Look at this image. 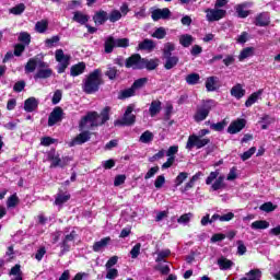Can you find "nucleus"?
I'll return each instance as SVG.
<instances>
[{"instance_id":"nucleus-50","label":"nucleus","mask_w":280,"mask_h":280,"mask_svg":"<svg viewBox=\"0 0 280 280\" xmlns=\"http://www.w3.org/2000/svg\"><path fill=\"white\" fill-rule=\"evenodd\" d=\"M19 205V197L16 195H12L7 200V207L8 209H14Z\"/></svg>"},{"instance_id":"nucleus-62","label":"nucleus","mask_w":280,"mask_h":280,"mask_svg":"<svg viewBox=\"0 0 280 280\" xmlns=\"http://www.w3.org/2000/svg\"><path fill=\"white\" fill-rule=\"evenodd\" d=\"M165 185V176L164 175H159L154 182V187L156 189H161Z\"/></svg>"},{"instance_id":"nucleus-38","label":"nucleus","mask_w":280,"mask_h":280,"mask_svg":"<svg viewBox=\"0 0 280 280\" xmlns=\"http://www.w3.org/2000/svg\"><path fill=\"white\" fill-rule=\"evenodd\" d=\"M254 51H255V48H253V47L244 48L238 56L240 62H243V60H246V58H250V56H253Z\"/></svg>"},{"instance_id":"nucleus-59","label":"nucleus","mask_w":280,"mask_h":280,"mask_svg":"<svg viewBox=\"0 0 280 280\" xmlns=\"http://www.w3.org/2000/svg\"><path fill=\"white\" fill-rule=\"evenodd\" d=\"M118 275H119V271L116 268L112 267L107 269L106 279H110V280L117 279Z\"/></svg>"},{"instance_id":"nucleus-45","label":"nucleus","mask_w":280,"mask_h":280,"mask_svg":"<svg viewBox=\"0 0 280 280\" xmlns=\"http://www.w3.org/2000/svg\"><path fill=\"white\" fill-rule=\"evenodd\" d=\"M224 188V176H219L215 182L211 185L213 191Z\"/></svg>"},{"instance_id":"nucleus-17","label":"nucleus","mask_w":280,"mask_h":280,"mask_svg":"<svg viewBox=\"0 0 280 280\" xmlns=\"http://www.w3.org/2000/svg\"><path fill=\"white\" fill-rule=\"evenodd\" d=\"M90 139L91 132L83 130L70 142V145H82V143H86V141H89Z\"/></svg>"},{"instance_id":"nucleus-63","label":"nucleus","mask_w":280,"mask_h":280,"mask_svg":"<svg viewBox=\"0 0 280 280\" xmlns=\"http://www.w3.org/2000/svg\"><path fill=\"white\" fill-rule=\"evenodd\" d=\"M60 100H62V91L57 90L52 96V104H60Z\"/></svg>"},{"instance_id":"nucleus-30","label":"nucleus","mask_w":280,"mask_h":280,"mask_svg":"<svg viewBox=\"0 0 280 280\" xmlns=\"http://www.w3.org/2000/svg\"><path fill=\"white\" fill-rule=\"evenodd\" d=\"M176 51V45L172 42H168L166 44H164V47L162 49V58H167L170 56H172V52Z\"/></svg>"},{"instance_id":"nucleus-11","label":"nucleus","mask_w":280,"mask_h":280,"mask_svg":"<svg viewBox=\"0 0 280 280\" xmlns=\"http://www.w3.org/2000/svg\"><path fill=\"white\" fill-rule=\"evenodd\" d=\"M125 67L127 69H143V58L141 55L135 54L126 59Z\"/></svg>"},{"instance_id":"nucleus-48","label":"nucleus","mask_w":280,"mask_h":280,"mask_svg":"<svg viewBox=\"0 0 280 280\" xmlns=\"http://www.w3.org/2000/svg\"><path fill=\"white\" fill-rule=\"evenodd\" d=\"M189 177V173L187 172H182L177 175V177L175 178V185L176 187H180L182 183H185V180H187V178Z\"/></svg>"},{"instance_id":"nucleus-61","label":"nucleus","mask_w":280,"mask_h":280,"mask_svg":"<svg viewBox=\"0 0 280 280\" xmlns=\"http://www.w3.org/2000/svg\"><path fill=\"white\" fill-rule=\"evenodd\" d=\"M133 16L138 19V21H141V19H145V16H148V14L145 13V7H141L139 11H136Z\"/></svg>"},{"instance_id":"nucleus-10","label":"nucleus","mask_w":280,"mask_h":280,"mask_svg":"<svg viewBox=\"0 0 280 280\" xmlns=\"http://www.w3.org/2000/svg\"><path fill=\"white\" fill-rule=\"evenodd\" d=\"M48 161H51L50 167H65L71 161V158L66 156L61 160L60 155L52 150L48 153Z\"/></svg>"},{"instance_id":"nucleus-39","label":"nucleus","mask_w":280,"mask_h":280,"mask_svg":"<svg viewBox=\"0 0 280 280\" xmlns=\"http://www.w3.org/2000/svg\"><path fill=\"white\" fill-rule=\"evenodd\" d=\"M10 14H14L15 16H21L23 12H25V4L24 3H19L15 7H12L9 10Z\"/></svg>"},{"instance_id":"nucleus-31","label":"nucleus","mask_w":280,"mask_h":280,"mask_svg":"<svg viewBox=\"0 0 280 280\" xmlns=\"http://www.w3.org/2000/svg\"><path fill=\"white\" fill-rule=\"evenodd\" d=\"M48 27H49V21L42 20V21L36 22L35 32H37V34H45V32H47Z\"/></svg>"},{"instance_id":"nucleus-43","label":"nucleus","mask_w":280,"mask_h":280,"mask_svg":"<svg viewBox=\"0 0 280 280\" xmlns=\"http://www.w3.org/2000/svg\"><path fill=\"white\" fill-rule=\"evenodd\" d=\"M153 140H154V133H152L151 131L147 130L140 136L141 143H151V141Z\"/></svg>"},{"instance_id":"nucleus-37","label":"nucleus","mask_w":280,"mask_h":280,"mask_svg":"<svg viewBox=\"0 0 280 280\" xmlns=\"http://www.w3.org/2000/svg\"><path fill=\"white\" fill-rule=\"evenodd\" d=\"M250 226L254 231H259V230L268 229V226H270V223H268V221L258 220L253 222Z\"/></svg>"},{"instance_id":"nucleus-56","label":"nucleus","mask_w":280,"mask_h":280,"mask_svg":"<svg viewBox=\"0 0 280 280\" xmlns=\"http://www.w3.org/2000/svg\"><path fill=\"white\" fill-rule=\"evenodd\" d=\"M145 84H148V78H141L138 79L133 82L132 86L133 89H143V86H145Z\"/></svg>"},{"instance_id":"nucleus-3","label":"nucleus","mask_w":280,"mask_h":280,"mask_svg":"<svg viewBox=\"0 0 280 280\" xmlns=\"http://www.w3.org/2000/svg\"><path fill=\"white\" fill-rule=\"evenodd\" d=\"M218 106V103L214 100L203 101L202 104L197 108L194 119L197 122L205 121L209 117V113Z\"/></svg>"},{"instance_id":"nucleus-2","label":"nucleus","mask_w":280,"mask_h":280,"mask_svg":"<svg viewBox=\"0 0 280 280\" xmlns=\"http://www.w3.org/2000/svg\"><path fill=\"white\" fill-rule=\"evenodd\" d=\"M102 70L95 69L83 80L82 89L88 95H93V93H97L100 91V86H102Z\"/></svg>"},{"instance_id":"nucleus-5","label":"nucleus","mask_w":280,"mask_h":280,"mask_svg":"<svg viewBox=\"0 0 280 280\" xmlns=\"http://www.w3.org/2000/svg\"><path fill=\"white\" fill-rule=\"evenodd\" d=\"M55 60L58 62L57 73H65L69 65H71V55H66L65 50L57 49L55 51Z\"/></svg>"},{"instance_id":"nucleus-4","label":"nucleus","mask_w":280,"mask_h":280,"mask_svg":"<svg viewBox=\"0 0 280 280\" xmlns=\"http://www.w3.org/2000/svg\"><path fill=\"white\" fill-rule=\"evenodd\" d=\"M75 237H78V232H75V230H72L71 232L66 231L63 233V238L59 244V247H60L59 257H62V255L71 250V246L73 245V242H75Z\"/></svg>"},{"instance_id":"nucleus-7","label":"nucleus","mask_w":280,"mask_h":280,"mask_svg":"<svg viewBox=\"0 0 280 280\" xmlns=\"http://www.w3.org/2000/svg\"><path fill=\"white\" fill-rule=\"evenodd\" d=\"M51 75H54V70L49 67V63L39 61V67L34 74V80H49Z\"/></svg>"},{"instance_id":"nucleus-16","label":"nucleus","mask_w":280,"mask_h":280,"mask_svg":"<svg viewBox=\"0 0 280 280\" xmlns=\"http://www.w3.org/2000/svg\"><path fill=\"white\" fill-rule=\"evenodd\" d=\"M40 62L43 60H39L37 57L28 59L24 67L25 73H34L40 67Z\"/></svg>"},{"instance_id":"nucleus-18","label":"nucleus","mask_w":280,"mask_h":280,"mask_svg":"<svg viewBox=\"0 0 280 280\" xmlns=\"http://www.w3.org/2000/svg\"><path fill=\"white\" fill-rule=\"evenodd\" d=\"M162 60H164V69H166V71H170L178 65L180 59L178 58V56H170L163 57Z\"/></svg>"},{"instance_id":"nucleus-23","label":"nucleus","mask_w":280,"mask_h":280,"mask_svg":"<svg viewBox=\"0 0 280 280\" xmlns=\"http://www.w3.org/2000/svg\"><path fill=\"white\" fill-rule=\"evenodd\" d=\"M231 95L232 97H235L236 100H242L244 95H246V90L242 88V84H236L231 89Z\"/></svg>"},{"instance_id":"nucleus-57","label":"nucleus","mask_w":280,"mask_h":280,"mask_svg":"<svg viewBox=\"0 0 280 280\" xmlns=\"http://www.w3.org/2000/svg\"><path fill=\"white\" fill-rule=\"evenodd\" d=\"M255 152H257V149L255 147H252L249 150L245 151L241 155L242 161H248V159H250V156H253V154H255Z\"/></svg>"},{"instance_id":"nucleus-46","label":"nucleus","mask_w":280,"mask_h":280,"mask_svg":"<svg viewBox=\"0 0 280 280\" xmlns=\"http://www.w3.org/2000/svg\"><path fill=\"white\" fill-rule=\"evenodd\" d=\"M117 73H119V70H117L113 66H107V71L105 72V75H107L109 80H115V78H117Z\"/></svg>"},{"instance_id":"nucleus-1","label":"nucleus","mask_w":280,"mask_h":280,"mask_svg":"<svg viewBox=\"0 0 280 280\" xmlns=\"http://www.w3.org/2000/svg\"><path fill=\"white\" fill-rule=\"evenodd\" d=\"M110 107H105L101 114H97V112H90L86 116H84L80 124L79 128L80 130H93L94 128H97V126H103V124H106L110 119L109 114Z\"/></svg>"},{"instance_id":"nucleus-35","label":"nucleus","mask_w":280,"mask_h":280,"mask_svg":"<svg viewBox=\"0 0 280 280\" xmlns=\"http://www.w3.org/2000/svg\"><path fill=\"white\" fill-rule=\"evenodd\" d=\"M117 47V42L114 37H108L105 42V54H113V49Z\"/></svg>"},{"instance_id":"nucleus-29","label":"nucleus","mask_w":280,"mask_h":280,"mask_svg":"<svg viewBox=\"0 0 280 280\" xmlns=\"http://www.w3.org/2000/svg\"><path fill=\"white\" fill-rule=\"evenodd\" d=\"M11 280H23V271H21V265H15L9 272Z\"/></svg>"},{"instance_id":"nucleus-55","label":"nucleus","mask_w":280,"mask_h":280,"mask_svg":"<svg viewBox=\"0 0 280 280\" xmlns=\"http://www.w3.org/2000/svg\"><path fill=\"white\" fill-rule=\"evenodd\" d=\"M210 128H211V130H215V132H222V130H224V128H226V122L221 121V122H217V124H211Z\"/></svg>"},{"instance_id":"nucleus-60","label":"nucleus","mask_w":280,"mask_h":280,"mask_svg":"<svg viewBox=\"0 0 280 280\" xmlns=\"http://www.w3.org/2000/svg\"><path fill=\"white\" fill-rule=\"evenodd\" d=\"M218 176H220V171L211 172L210 175L206 179V185H211L213 180H217Z\"/></svg>"},{"instance_id":"nucleus-27","label":"nucleus","mask_w":280,"mask_h":280,"mask_svg":"<svg viewBox=\"0 0 280 280\" xmlns=\"http://www.w3.org/2000/svg\"><path fill=\"white\" fill-rule=\"evenodd\" d=\"M269 24H270V16L267 13H260L256 18L255 25H257L258 27H266V25H269Z\"/></svg>"},{"instance_id":"nucleus-24","label":"nucleus","mask_w":280,"mask_h":280,"mask_svg":"<svg viewBox=\"0 0 280 280\" xmlns=\"http://www.w3.org/2000/svg\"><path fill=\"white\" fill-rule=\"evenodd\" d=\"M89 15L82 13V11H75L72 21L79 23L80 25H86L89 23Z\"/></svg>"},{"instance_id":"nucleus-40","label":"nucleus","mask_w":280,"mask_h":280,"mask_svg":"<svg viewBox=\"0 0 280 280\" xmlns=\"http://www.w3.org/2000/svg\"><path fill=\"white\" fill-rule=\"evenodd\" d=\"M158 257L155 258L156 264H161V261H165L166 257H170L172 255V252L170 249H163L160 252H156Z\"/></svg>"},{"instance_id":"nucleus-22","label":"nucleus","mask_w":280,"mask_h":280,"mask_svg":"<svg viewBox=\"0 0 280 280\" xmlns=\"http://www.w3.org/2000/svg\"><path fill=\"white\" fill-rule=\"evenodd\" d=\"M110 244V237H104L101 241H97L94 243L93 245V250L94 253H102V250H104V248H106V246H108Z\"/></svg>"},{"instance_id":"nucleus-6","label":"nucleus","mask_w":280,"mask_h":280,"mask_svg":"<svg viewBox=\"0 0 280 280\" xmlns=\"http://www.w3.org/2000/svg\"><path fill=\"white\" fill-rule=\"evenodd\" d=\"M209 143H211V139L209 138H200L198 135H190L186 143V150H194V148L200 150L205 148V145H209Z\"/></svg>"},{"instance_id":"nucleus-32","label":"nucleus","mask_w":280,"mask_h":280,"mask_svg":"<svg viewBox=\"0 0 280 280\" xmlns=\"http://www.w3.org/2000/svg\"><path fill=\"white\" fill-rule=\"evenodd\" d=\"M161 101H153L149 107V113L151 117H156L161 113Z\"/></svg>"},{"instance_id":"nucleus-51","label":"nucleus","mask_w":280,"mask_h":280,"mask_svg":"<svg viewBox=\"0 0 280 280\" xmlns=\"http://www.w3.org/2000/svg\"><path fill=\"white\" fill-rule=\"evenodd\" d=\"M165 36H167V32L163 27L156 28L152 34V37L158 38L159 40L163 39Z\"/></svg>"},{"instance_id":"nucleus-49","label":"nucleus","mask_w":280,"mask_h":280,"mask_svg":"<svg viewBox=\"0 0 280 280\" xmlns=\"http://www.w3.org/2000/svg\"><path fill=\"white\" fill-rule=\"evenodd\" d=\"M192 218H194V214L191 212H188L180 215V218L177 219V222L178 224H189Z\"/></svg>"},{"instance_id":"nucleus-21","label":"nucleus","mask_w":280,"mask_h":280,"mask_svg":"<svg viewBox=\"0 0 280 280\" xmlns=\"http://www.w3.org/2000/svg\"><path fill=\"white\" fill-rule=\"evenodd\" d=\"M38 108V100L36 97H30L24 102V110L26 113H34Z\"/></svg>"},{"instance_id":"nucleus-33","label":"nucleus","mask_w":280,"mask_h":280,"mask_svg":"<svg viewBox=\"0 0 280 280\" xmlns=\"http://www.w3.org/2000/svg\"><path fill=\"white\" fill-rule=\"evenodd\" d=\"M218 266L220 270H231V268H233V261L224 257H221L218 259Z\"/></svg>"},{"instance_id":"nucleus-58","label":"nucleus","mask_w":280,"mask_h":280,"mask_svg":"<svg viewBox=\"0 0 280 280\" xmlns=\"http://www.w3.org/2000/svg\"><path fill=\"white\" fill-rule=\"evenodd\" d=\"M155 174H159V166L151 167L144 175V179L149 180V178H153Z\"/></svg>"},{"instance_id":"nucleus-14","label":"nucleus","mask_w":280,"mask_h":280,"mask_svg":"<svg viewBox=\"0 0 280 280\" xmlns=\"http://www.w3.org/2000/svg\"><path fill=\"white\" fill-rule=\"evenodd\" d=\"M59 121H62V108L56 107L48 117V126H56Z\"/></svg>"},{"instance_id":"nucleus-47","label":"nucleus","mask_w":280,"mask_h":280,"mask_svg":"<svg viewBox=\"0 0 280 280\" xmlns=\"http://www.w3.org/2000/svg\"><path fill=\"white\" fill-rule=\"evenodd\" d=\"M20 43H23V45H30L32 43V36L27 32H22L19 35Z\"/></svg>"},{"instance_id":"nucleus-42","label":"nucleus","mask_w":280,"mask_h":280,"mask_svg":"<svg viewBox=\"0 0 280 280\" xmlns=\"http://www.w3.org/2000/svg\"><path fill=\"white\" fill-rule=\"evenodd\" d=\"M244 8H246V4H237L235 7L236 14H237L238 19H246V16H248V14H250V12L244 10Z\"/></svg>"},{"instance_id":"nucleus-13","label":"nucleus","mask_w":280,"mask_h":280,"mask_svg":"<svg viewBox=\"0 0 280 280\" xmlns=\"http://www.w3.org/2000/svg\"><path fill=\"white\" fill-rule=\"evenodd\" d=\"M246 128V119L238 118L230 124L228 127L229 135H237V132H242Z\"/></svg>"},{"instance_id":"nucleus-26","label":"nucleus","mask_w":280,"mask_h":280,"mask_svg":"<svg viewBox=\"0 0 280 280\" xmlns=\"http://www.w3.org/2000/svg\"><path fill=\"white\" fill-rule=\"evenodd\" d=\"M261 270L260 269H252L249 272L245 273V277L240 280H261Z\"/></svg>"},{"instance_id":"nucleus-41","label":"nucleus","mask_w":280,"mask_h":280,"mask_svg":"<svg viewBox=\"0 0 280 280\" xmlns=\"http://www.w3.org/2000/svg\"><path fill=\"white\" fill-rule=\"evenodd\" d=\"M186 82L190 86H194V85L198 84V82H200V74H198V73H190V74H188L186 77Z\"/></svg>"},{"instance_id":"nucleus-52","label":"nucleus","mask_w":280,"mask_h":280,"mask_svg":"<svg viewBox=\"0 0 280 280\" xmlns=\"http://www.w3.org/2000/svg\"><path fill=\"white\" fill-rule=\"evenodd\" d=\"M260 211H265V213H270L277 209V206L272 205V202H265L259 207Z\"/></svg>"},{"instance_id":"nucleus-34","label":"nucleus","mask_w":280,"mask_h":280,"mask_svg":"<svg viewBox=\"0 0 280 280\" xmlns=\"http://www.w3.org/2000/svg\"><path fill=\"white\" fill-rule=\"evenodd\" d=\"M261 93H264L262 90H259L258 92L253 93L247 101L245 102V106L246 108H250V106H253V104L257 103V100H259V96L261 95Z\"/></svg>"},{"instance_id":"nucleus-36","label":"nucleus","mask_w":280,"mask_h":280,"mask_svg":"<svg viewBox=\"0 0 280 280\" xmlns=\"http://www.w3.org/2000/svg\"><path fill=\"white\" fill-rule=\"evenodd\" d=\"M194 43V37L189 34H184L179 37V44L182 47H190Z\"/></svg>"},{"instance_id":"nucleus-64","label":"nucleus","mask_w":280,"mask_h":280,"mask_svg":"<svg viewBox=\"0 0 280 280\" xmlns=\"http://www.w3.org/2000/svg\"><path fill=\"white\" fill-rule=\"evenodd\" d=\"M130 40L128 38H118L116 39V47H128Z\"/></svg>"},{"instance_id":"nucleus-19","label":"nucleus","mask_w":280,"mask_h":280,"mask_svg":"<svg viewBox=\"0 0 280 280\" xmlns=\"http://www.w3.org/2000/svg\"><path fill=\"white\" fill-rule=\"evenodd\" d=\"M84 71H86V63L79 62L70 68V75L72 78H78V75H82Z\"/></svg>"},{"instance_id":"nucleus-53","label":"nucleus","mask_w":280,"mask_h":280,"mask_svg":"<svg viewBox=\"0 0 280 280\" xmlns=\"http://www.w3.org/2000/svg\"><path fill=\"white\" fill-rule=\"evenodd\" d=\"M131 259H137L141 255V243H137L130 250Z\"/></svg>"},{"instance_id":"nucleus-12","label":"nucleus","mask_w":280,"mask_h":280,"mask_svg":"<svg viewBox=\"0 0 280 280\" xmlns=\"http://www.w3.org/2000/svg\"><path fill=\"white\" fill-rule=\"evenodd\" d=\"M172 16V11L168 8L163 9H154L151 11V19L152 21H167Z\"/></svg>"},{"instance_id":"nucleus-8","label":"nucleus","mask_w":280,"mask_h":280,"mask_svg":"<svg viewBox=\"0 0 280 280\" xmlns=\"http://www.w3.org/2000/svg\"><path fill=\"white\" fill-rule=\"evenodd\" d=\"M132 110H135V106L129 105L122 118L115 121V126H132L137 119V116L132 114Z\"/></svg>"},{"instance_id":"nucleus-44","label":"nucleus","mask_w":280,"mask_h":280,"mask_svg":"<svg viewBox=\"0 0 280 280\" xmlns=\"http://www.w3.org/2000/svg\"><path fill=\"white\" fill-rule=\"evenodd\" d=\"M121 20V11L119 10H113L109 15L107 21H110V23H117V21Z\"/></svg>"},{"instance_id":"nucleus-9","label":"nucleus","mask_w":280,"mask_h":280,"mask_svg":"<svg viewBox=\"0 0 280 280\" xmlns=\"http://www.w3.org/2000/svg\"><path fill=\"white\" fill-rule=\"evenodd\" d=\"M226 16V10L224 9H218L214 7V9H207L206 10V19L209 21V23H213L215 21H220Z\"/></svg>"},{"instance_id":"nucleus-20","label":"nucleus","mask_w":280,"mask_h":280,"mask_svg":"<svg viewBox=\"0 0 280 280\" xmlns=\"http://www.w3.org/2000/svg\"><path fill=\"white\" fill-rule=\"evenodd\" d=\"M93 21L96 25H104L108 21V13L104 10H100L94 14Z\"/></svg>"},{"instance_id":"nucleus-28","label":"nucleus","mask_w":280,"mask_h":280,"mask_svg":"<svg viewBox=\"0 0 280 280\" xmlns=\"http://www.w3.org/2000/svg\"><path fill=\"white\" fill-rule=\"evenodd\" d=\"M218 82H219L218 77H209L206 80V89H207V91L208 92L217 91L218 90Z\"/></svg>"},{"instance_id":"nucleus-25","label":"nucleus","mask_w":280,"mask_h":280,"mask_svg":"<svg viewBox=\"0 0 280 280\" xmlns=\"http://www.w3.org/2000/svg\"><path fill=\"white\" fill-rule=\"evenodd\" d=\"M156 67H159V59L142 58V69H148V71H154Z\"/></svg>"},{"instance_id":"nucleus-54","label":"nucleus","mask_w":280,"mask_h":280,"mask_svg":"<svg viewBox=\"0 0 280 280\" xmlns=\"http://www.w3.org/2000/svg\"><path fill=\"white\" fill-rule=\"evenodd\" d=\"M69 198H71V196L69 195H58L56 197L55 205H57L58 207H61V205H65V202H68Z\"/></svg>"},{"instance_id":"nucleus-15","label":"nucleus","mask_w":280,"mask_h":280,"mask_svg":"<svg viewBox=\"0 0 280 280\" xmlns=\"http://www.w3.org/2000/svg\"><path fill=\"white\" fill-rule=\"evenodd\" d=\"M155 48L156 44L154 43V40L145 38L138 44L137 51H148V54H150L154 51Z\"/></svg>"}]
</instances>
